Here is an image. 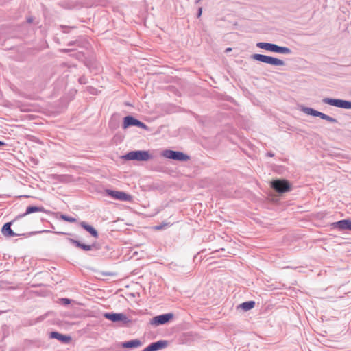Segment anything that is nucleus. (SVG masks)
<instances>
[{
  "label": "nucleus",
  "instance_id": "nucleus-1",
  "mask_svg": "<svg viewBox=\"0 0 351 351\" xmlns=\"http://www.w3.org/2000/svg\"><path fill=\"white\" fill-rule=\"evenodd\" d=\"M153 156L148 150H134L128 152L122 156L125 160L148 161L152 159Z\"/></svg>",
  "mask_w": 351,
  "mask_h": 351
},
{
  "label": "nucleus",
  "instance_id": "nucleus-2",
  "mask_svg": "<svg viewBox=\"0 0 351 351\" xmlns=\"http://www.w3.org/2000/svg\"><path fill=\"white\" fill-rule=\"evenodd\" d=\"M251 58L254 60L268 64L272 66L285 65V62L283 60L267 55L254 53L252 55Z\"/></svg>",
  "mask_w": 351,
  "mask_h": 351
},
{
  "label": "nucleus",
  "instance_id": "nucleus-3",
  "mask_svg": "<svg viewBox=\"0 0 351 351\" xmlns=\"http://www.w3.org/2000/svg\"><path fill=\"white\" fill-rule=\"evenodd\" d=\"M271 187L278 193H285L291 190V184L285 179L274 180L271 182Z\"/></svg>",
  "mask_w": 351,
  "mask_h": 351
},
{
  "label": "nucleus",
  "instance_id": "nucleus-4",
  "mask_svg": "<svg viewBox=\"0 0 351 351\" xmlns=\"http://www.w3.org/2000/svg\"><path fill=\"white\" fill-rule=\"evenodd\" d=\"M162 156L167 158L180 162H186L190 159V156L186 154L171 149H166L163 152Z\"/></svg>",
  "mask_w": 351,
  "mask_h": 351
},
{
  "label": "nucleus",
  "instance_id": "nucleus-5",
  "mask_svg": "<svg viewBox=\"0 0 351 351\" xmlns=\"http://www.w3.org/2000/svg\"><path fill=\"white\" fill-rule=\"evenodd\" d=\"M132 126H136L144 129L145 130H149V128L146 124L139 121L138 119L134 118L133 116L128 115L125 117L123 121V128L127 129Z\"/></svg>",
  "mask_w": 351,
  "mask_h": 351
},
{
  "label": "nucleus",
  "instance_id": "nucleus-6",
  "mask_svg": "<svg viewBox=\"0 0 351 351\" xmlns=\"http://www.w3.org/2000/svg\"><path fill=\"white\" fill-rule=\"evenodd\" d=\"M322 101L324 104H328L337 108L343 109H351V101L328 97L323 98Z\"/></svg>",
  "mask_w": 351,
  "mask_h": 351
},
{
  "label": "nucleus",
  "instance_id": "nucleus-7",
  "mask_svg": "<svg viewBox=\"0 0 351 351\" xmlns=\"http://www.w3.org/2000/svg\"><path fill=\"white\" fill-rule=\"evenodd\" d=\"M174 315L172 313H168L157 315L150 319L149 324L154 326H160L168 323L173 318Z\"/></svg>",
  "mask_w": 351,
  "mask_h": 351
},
{
  "label": "nucleus",
  "instance_id": "nucleus-8",
  "mask_svg": "<svg viewBox=\"0 0 351 351\" xmlns=\"http://www.w3.org/2000/svg\"><path fill=\"white\" fill-rule=\"evenodd\" d=\"M168 346V341L167 340H159L153 343H151L147 347H145L142 351H158L167 348Z\"/></svg>",
  "mask_w": 351,
  "mask_h": 351
},
{
  "label": "nucleus",
  "instance_id": "nucleus-9",
  "mask_svg": "<svg viewBox=\"0 0 351 351\" xmlns=\"http://www.w3.org/2000/svg\"><path fill=\"white\" fill-rule=\"evenodd\" d=\"M111 198L128 202H131L133 199V197L131 195L124 191L112 190H111Z\"/></svg>",
  "mask_w": 351,
  "mask_h": 351
},
{
  "label": "nucleus",
  "instance_id": "nucleus-10",
  "mask_svg": "<svg viewBox=\"0 0 351 351\" xmlns=\"http://www.w3.org/2000/svg\"><path fill=\"white\" fill-rule=\"evenodd\" d=\"M334 228L339 230H350L351 231V220L342 219L332 223Z\"/></svg>",
  "mask_w": 351,
  "mask_h": 351
},
{
  "label": "nucleus",
  "instance_id": "nucleus-11",
  "mask_svg": "<svg viewBox=\"0 0 351 351\" xmlns=\"http://www.w3.org/2000/svg\"><path fill=\"white\" fill-rule=\"evenodd\" d=\"M49 337L51 339H56L59 341L64 343H69L72 340L71 336L63 335L57 332H51L49 334Z\"/></svg>",
  "mask_w": 351,
  "mask_h": 351
},
{
  "label": "nucleus",
  "instance_id": "nucleus-12",
  "mask_svg": "<svg viewBox=\"0 0 351 351\" xmlns=\"http://www.w3.org/2000/svg\"><path fill=\"white\" fill-rule=\"evenodd\" d=\"M111 322H121L123 324L130 322L128 317L123 313H111Z\"/></svg>",
  "mask_w": 351,
  "mask_h": 351
},
{
  "label": "nucleus",
  "instance_id": "nucleus-13",
  "mask_svg": "<svg viewBox=\"0 0 351 351\" xmlns=\"http://www.w3.org/2000/svg\"><path fill=\"white\" fill-rule=\"evenodd\" d=\"M142 341L138 339H132L130 341H124L121 343V346L126 349L137 348L142 346Z\"/></svg>",
  "mask_w": 351,
  "mask_h": 351
},
{
  "label": "nucleus",
  "instance_id": "nucleus-14",
  "mask_svg": "<svg viewBox=\"0 0 351 351\" xmlns=\"http://www.w3.org/2000/svg\"><path fill=\"white\" fill-rule=\"evenodd\" d=\"M256 47L263 49L264 50H267L271 52H276V44L265 43V42H259L256 43Z\"/></svg>",
  "mask_w": 351,
  "mask_h": 351
},
{
  "label": "nucleus",
  "instance_id": "nucleus-15",
  "mask_svg": "<svg viewBox=\"0 0 351 351\" xmlns=\"http://www.w3.org/2000/svg\"><path fill=\"white\" fill-rule=\"evenodd\" d=\"M69 241L71 243L74 244L76 247H77L83 250H85V251L92 250L94 247V244L83 243L82 242L77 241V240H75L73 239H70Z\"/></svg>",
  "mask_w": 351,
  "mask_h": 351
},
{
  "label": "nucleus",
  "instance_id": "nucleus-16",
  "mask_svg": "<svg viewBox=\"0 0 351 351\" xmlns=\"http://www.w3.org/2000/svg\"><path fill=\"white\" fill-rule=\"evenodd\" d=\"M80 226L88 232L93 237L97 238L98 237L97 230L92 226L86 223V222H81Z\"/></svg>",
  "mask_w": 351,
  "mask_h": 351
},
{
  "label": "nucleus",
  "instance_id": "nucleus-17",
  "mask_svg": "<svg viewBox=\"0 0 351 351\" xmlns=\"http://www.w3.org/2000/svg\"><path fill=\"white\" fill-rule=\"evenodd\" d=\"M255 306V302L253 300L246 301L238 306L237 308H240L245 311L252 309Z\"/></svg>",
  "mask_w": 351,
  "mask_h": 351
},
{
  "label": "nucleus",
  "instance_id": "nucleus-18",
  "mask_svg": "<svg viewBox=\"0 0 351 351\" xmlns=\"http://www.w3.org/2000/svg\"><path fill=\"white\" fill-rule=\"evenodd\" d=\"M10 223H5L2 228V233L6 237H13L16 236L17 234H15L10 228Z\"/></svg>",
  "mask_w": 351,
  "mask_h": 351
},
{
  "label": "nucleus",
  "instance_id": "nucleus-19",
  "mask_svg": "<svg viewBox=\"0 0 351 351\" xmlns=\"http://www.w3.org/2000/svg\"><path fill=\"white\" fill-rule=\"evenodd\" d=\"M301 110L304 113L313 117H318V115L319 114V111L315 110V109L310 107L302 106Z\"/></svg>",
  "mask_w": 351,
  "mask_h": 351
},
{
  "label": "nucleus",
  "instance_id": "nucleus-20",
  "mask_svg": "<svg viewBox=\"0 0 351 351\" xmlns=\"http://www.w3.org/2000/svg\"><path fill=\"white\" fill-rule=\"evenodd\" d=\"M301 110L304 113L313 117H318V115L319 114V111L315 110V109L310 107L302 106Z\"/></svg>",
  "mask_w": 351,
  "mask_h": 351
},
{
  "label": "nucleus",
  "instance_id": "nucleus-21",
  "mask_svg": "<svg viewBox=\"0 0 351 351\" xmlns=\"http://www.w3.org/2000/svg\"><path fill=\"white\" fill-rule=\"evenodd\" d=\"M275 53H282V54H290L291 53V50L287 47H282L277 45L276 50Z\"/></svg>",
  "mask_w": 351,
  "mask_h": 351
},
{
  "label": "nucleus",
  "instance_id": "nucleus-22",
  "mask_svg": "<svg viewBox=\"0 0 351 351\" xmlns=\"http://www.w3.org/2000/svg\"><path fill=\"white\" fill-rule=\"evenodd\" d=\"M44 209L41 207L30 206L27 208L26 214H30L34 212H43Z\"/></svg>",
  "mask_w": 351,
  "mask_h": 351
},
{
  "label": "nucleus",
  "instance_id": "nucleus-23",
  "mask_svg": "<svg viewBox=\"0 0 351 351\" xmlns=\"http://www.w3.org/2000/svg\"><path fill=\"white\" fill-rule=\"evenodd\" d=\"M61 218L66 221H69V222H71V223L75 221V218L71 217H67L65 215H62Z\"/></svg>",
  "mask_w": 351,
  "mask_h": 351
},
{
  "label": "nucleus",
  "instance_id": "nucleus-24",
  "mask_svg": "<svg viewBox=\"0 0 351 351\" xmlns=\"http://www.w3.org/2000/svg\"><path fill=\"white\" fill-rule=\"evenodd\" d=\"M324 120H326V121H328L330 123H337V120L332 117H330L328 115L326 114V116L325 117V119H324Z\"/></svg>",
  "mask_w": 351,
  "mask_h": 351
},
{
  "label": "nucleus",
  "instance_id": "nucleus-25",
  "mask_svg": "<svg viewBox=\"0 0 351 351\" xmlns=\"http://www.w3.org/2000/svg\"><path fill=\"white\" fill-rule=\"evenodd\" d=\"M108 275V272H105L102 269H101L98 271V276L99 278L105 277V276H107Z\"/></svg>",
  "mask_w": 351,
  "mask_h": 351
},
{
  "label": "nucleus",
  "instance_id": "nucleus-26",
  "mask_svg": "<svg viewBox=\"0 0 351 351\" xmlns=\"http://www.w3.org/2000/svg\"><path fill=\"white\" fill-rule=\"evenodd\" d=\"M167 223L160 224L159 226H156V230H162L164 228L165 226H167Z\"/></svg>",
  "mask_w": 351,
  "mask_h": 351
},
{
  "label": "nucleus",
  "instance_id": "nucleus-27",
  "mask_svg": "<svg viewBox=\"0 0 351 351\" xmlns=\"http://www.w3.org/2000/svg\"><path fill=\"white\" fill-rule=\"evenodd\" d=\"M202 13V8L199 7L198 8L197 14V18H199L201 16Z\"/></svg>",
  "mask_w": 351,
  "mask_h": 351
},
{
  "label": "nucleus",
  "instance_id": "nucleus-28",
  "mask_svg": "<svg viewBox=\"0 0 351 351\" xmlns=\"http://www.w3.org/2000/svg\"><path fill=\"white\" fill-rule=\"evenodd\" d=\"M326 116V114L319 112V114L318 115V117L321 118L322 119H325V117Z\"/></svg>",
  "mask_w": 351,
  "mask_h": 351
},
{
  "label": "nucleus",
  "instance_id": "nucleus-29",
  "mask_svg": "<svg viewBox=\"0 0 351 351\" xmlns=\"http://www.w3.org/2000/svg\"><path fill=\"white\" fill-rule=\"evenodd\" d=\"M266 155H267V156H269V157H274V154L273 152H267V153L266 154Z\"/></svg>",
  "mask_w": 351,
  "mask_h": 351
},
{
  "label": "nucleus",
  "instance_id": "nucleus-30",
  "mask_svg": "<svg viewBox=\"0 0 351 351\" xmlns=\"http://www.w3.org/2000/svg\"><path fill=\"white\" fill-rule=\"evenodd\" d=\"M202 0H195V4H198Z\"/></svg>",
  "mask_w": 351,
  "mask_h": 351
},
{
  "label": "nucleus",
  "instance_id": "nucleus-31",
  "mask_svg": "<svg viewBox=\"0 0 351 351\" xmlns=\"http://www.w3.org/2000/svg\"><path fill=\"white\" fill-rule=\"evenodd\" d=\"M105 316L106 318L110 319V315L108 314H106Z\"/></svg>",
  "mask_w": 351,
  "mask_h": 351
},
{
  "label": "nucleus",
  "instance_id": "nucleus-32",
  "mask_svg": "<svg viewBox=\"0 0 351 351\" xmlns=\"http://www.w3.org/2000/svg\"><path fill=\"white\" fill-rule=\"evenodd\" d=\"M231 50H232V49H231V48H228V49H226V51H230Z\"/></svg>",
  "mask_w": 351,
  "mask_h": 351
},
{
  "label": "nucleus",
  "instance_id": "nucleus-33",
  "mask_svg": "<svg viewBox=\"0 0 351 351\" xmlns=\"http://www.w3.org/2000/svg\"><path fill=\"white\" fill-rule=\"evenodd\" d=\"M114 230H115L114 228H113V229L111 228V231H114Z\"/></svg>",
  "mask_w": 351,
  "mask_h": 351
},
{
  "label": "nucleus",
  "instance_id": "nucleus-34",
  "mask_svg": "<svg viewBox=\"0 0 351 351\" xmlns=\"http://www.w3.org/2000/svg\"><path fill=\"white\" fill-rule=\"evenodd\" d=\"M3 145V143L0 141V145Z\"/></svg>",
  "mask_w": 351,
  "mask_h": 351
}]
</instances>
